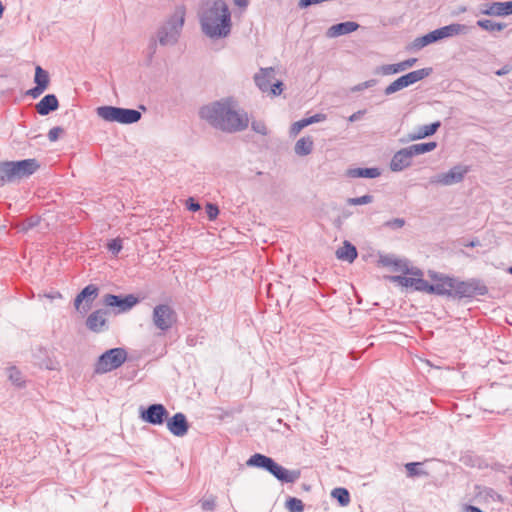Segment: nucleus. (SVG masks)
Instances as JSON below:
<instances>
[{
  "label": "nucleus",
  "instance_id": "obj_62",
  "mask_svg": "<svg viewBox=\"0 0 512 512\" xmlns=\"http://www.w3.org/2000/svg\"><path fill=\"white\" fill-rule=\"evenodd\" d=\"M508 271L512 275V266L508 269Z\"/></svg>",
  "mask_w": 512,
  "mask_h": 512
},
{
  "label": "nucleus",
  "instance_id": "obj_52",
  "mask_svg": "<svg viewBox=\"0 0 512 512\" xmlns=\"http://www.w3.org/2000/svg\"><path fill=\"white\" fill-rule=\"evenodd\" d=\"M186 207H187L188 210H190L192 212H196V211L201 209L200 204L197 201H195V199L192 198V197L187 199Z\"/></svg>",
  "mask_w": 512,
  "mask_h": 512
},
{
  "label": "nucleus",
  "instance_id": "obj_58",
  "mask_svg": "<svg viewBox=\"0 0 512 512\" xmlns=\"http://www.w3.org/2000/svg\"><path fill=\"white\" fill-rule=\"evenodd\" d=\"M234 4L239 8H246L249 4V0H233Z\"/></svg>",
  "mask_w": 512,
  "mask_h": 512
},
{
  "label": "nucleus",
  "instance_id": "obj_32",
  "mask_svg": "<svg viewBox=\"0 0 512 512\" xmlns=\"http://www.w3.org/2000/svg\"><path fill=\"white\" fill-rule=\"evenodd\" d=\"M331 496L335 498L341 506H347L350 503V493L346 488L337 487L331 492Z\"/></svg>",
  "mask_w": 512,
  "mask_h": 512
},
{
  "label": "nucleus",
  "instance_id": "obj_28",
  "mask_svg": "<svg viewBox=\"0 0 512 512\" xmlns=\"http://www.w3.org/2000/svg\"><path fill=\"white\" fill-rule=\"evenodd\" d=\"M440 126H441L440 121L433 122L429 125L420 126V127H418L417 132L411 136V139L417 140V139H423L425 137L431 136L434 133H436V131L438 130V128Z\"/></svg>",
  "mask_w": 512,
  "mask_h": 512
},
{
  "label": "nucleus",
  "instance_id": "obj_20",
  "mask_svg": "<svg viewBox=\"0 0 512 512\" xmlns=\"http://www.w3.org/2000/svg\"><path fill=\"white\" fill-rule=\"evenodd\" d=\"M416 62V58H409L399 63L381 65L376 68L375 73L381 75H393L413 67Z\"/></svg>",
  "mask_w": 512,
  "mask_h": 512
},
{
  "label": "nucleus",
  "instance_id": "obj_43",
  "mask_svg": "<svg viewBox=\"0 0 512 512\" xmlns=\"http://www.w3.org/2000/svg\"><path fill=\"white\" fill-rule=\"evenodd\" d=\"M107 247L112 254L117 255L122 250V241L119 238L113 239L108 243Z\"/></svg>",
  "mask_w": 512,
  "mask_h": 512
},
{
  "label": "nucleus",
  "instance_id": "obj_5",
  "mask_svg": "<svg viewBox=\"0 0 512 512\" xmlns=\"http://www.w3.org/2000/svg\"><path fill=\"white\" fill-rule=\"evenodd\" d=\"M38 168L36 159L2 162L0 163V180L3 183L13 182L32 175Z\"/></svg>",
  "mask_w": 512,
  "mask_h": 512
},
{
  "label": "nucleus",
  "instance_id": "obj_61",
  "mask_svg": "<svg viewBox=\"0 0 512 512\" xmlns=\"http://www.w3.org/2000/svg\"><path fill=\"white\" fill-rule=\"evenodd\" d=\"M466 11H467L466 6H460V7L458 8V12H457V13H458V14H460V13H464V12H466Z\"/></svg>",
  "mask_w": 512,
  "mask_h": 512
},
{
  "label": "nucleus",
  "instance_id": "obj_54",
  "mask_svg": "<svg viewBox=\"0 0 512 512\" xmlns=\"http://www.w3.org/2000/svg\"><path fill=\"white\" fill-rule=\"evenodd\" d=\"M405 224L404 219L402 218H395L392 221L387 222V225L393 228H401Z\"/></svg>",
  "mask_w": 512,
  "mask_h": 512
},
{
  "label": "nucleus",
  "instance_id": "obj_7",
  "mask_svg": "<svg viewBox=\"0 0 512 512\" xmlns=\"http://www.w3.org/2000/svg\"><path fill=\"white\" fill-rule=\"evenodd\" d=\"M127 351L122 347L112 348L102 353L95 365V374H105L121 367L127 360Z\"/></svg>",
  "mask_w": 512,
  "mask_h": 512
},
{
  "label": "nucleus",
  "instance_id": "obj_39",
  "mask_svg": "<svg viewBox=\"0 0 512 512\" xmlns=\"http://www.w3.org/2000/svg\"><path fill=\"white\" fill-rule=\"evenodd\" d=\"M373 202V196L366 194L360 197L348 198L347 204L351 206L365 205Z\"/></svg>",
  "mask_w": 512,
  "mask_h": 512
},
{
  "label": "nucleus",
  "instance_id": "obj_60",
  "mask_svg": "<svg viewBox=\"0 0 512 512\" xmlns=\"http://www.w3.org/2000/svg\"><path fill=\"white\" fill-rule=\"evenodd\" d=\"M37 220H33V219H29L25 224H24V228L23 229H29V228H32L33 226H35L37 224Z\"/></svg>",
  "mask_w": 512,
  "mask_h": 512
},
{
  "label": "nucleus",
  "instance_id": "obj_13",
  "mask_svg": "<svg viewBox=\"0 0 512 512\" xmlns=\"http://www.w3.org/2000/svg\"><path fill=\"white\" fill-rule=\"evenodd\" d=\"M139 299L135 297L133 294H128L125 297L114 295V294H106L103 297V303L112 308H117L116 313H124L132 309L137 303Z\"/></svg>",
  "mask_w": 512,
  "mask_h": 512
},
{
  "label": "nucleus",
  "instance_id": "obj_42",
  "mask_svg": "<svg viewBox=\"0 0 512 512\" xmlns=\"http://www.w3.org/2000/svg\"><path fill=\"white\" fill-rule=\"evenodd\" d=\"M200 503L203 511H213L216 507V500L213 496L201 500Z\"/></svg>",
  "mask_w": 512,
  "mask_h": 512
},
{
  "label": "nucleus",
  "instance_id": "obj_1",
  "mask_svg": "<svg viewBox=\"0 0 512 512\" xmlns=\"http://www.w3.org/2000/svg\"><path fill=\"white\" fill-rule=\"evenodd\" d=\"M199 116L214 128L227 133L243 131L249 125L248 114L238 109V104L232 97L222 98L201 107Z\"/></svg>",
  "mask_w": 512,
  "mask_h": 512
},
{
  "label": "nucleus",
  "instance_id": "obj_3",
  "mask_svg": "<svg viewBox=\"0 0 512 512\" xmlns=\"http://www.w3.org/2000/svg\"><path fill=\"white\" fill-rule=\"evenodd\" d=\"M185 15V7L177 6L173 14L159 26L155 38H152L149 43L150 58L156 53L157 43L161 46H173L178 42L184 26Z\"/></svg>",
  "mask_w": 512,
  "mask_h": 512
},
{
  "label": "nucleus",
  "instance_id": "obj_9",
  "mask_svg": "<svg viewBox=\"0 0 512 512\" xmlns=\"http://www.w3.org/2000/svg\"><path fill=\"white\" fill-rule=\"evenodd\" d=\"M274 78L275 70L272 67L261 68L259 73L255 74L254 81L262 92H269L272 96H278L283 91V83L279 80L272 82Z\"/></svg>",
  "mask_w": 512,
  "mask_h": 512
},
{
  "label": "nucleus",
  "instance_id": "obj_46",
  "mask_svg": "<svg viewBox=\"0 0 512 512\" xmlns=\"http://www.w3.org/2000/svg\"><path fill=\"white\" fill-rule=\"evenodd\" d=\"M483 494L486 498H490L493 501L503 502V497L492 488H485Z\"/></svg>",
  "mask_w": 512,
  "mask_h": 512
},
{
  "label": "nucleus",
  "instance_id": "obj_33",
  "mask_svg": "<svg viewBox=\"0 0 512 512\" xmlns=\"http://www.w3.org/2000/svg\"><path fill=\"white\" fill-rule=\"evenodd\" d=\"M8 378L9 380L19 388H22L25 386V379L19 369H17L15 366H11L7 369Z\"/></svg>",
  "mask_w": 512,
  "mask_h": 512
},
{
  "label": "nucleus",
  "instance_id": "obj_34",
  "mask_svg": "<svg viewBox=\"0 0 512 512\" xmlns=\"http://www.w3.org/2000/svg\"><path fill=\"white\" fill-rule=\"evenodd\" d=\"M34 82L36 83V85H42L44 88H47L49 84L48 72L40 66H37L35 69Z\"/></svg>",
  "mask_w": 512,
  "mask_h": 512
},
{
  "label": "nucleus",
  "instance_id": "obj_18",
  "mask_svg": "<svg viewBox=\"0 0 512 512\" xmlns=\"http://www.w3.org/2000/svg\"><path fill=\"white\" fill-rule=\"evenodd\" d=\"M166 423L167 429L174 436L183 437L188 432L189 423L186 416L181 412L174 414L171 418H167Z\"/></svg>",
  "mask_w": 512,
  "mask_h": 512
},
{
  "label": "nucleus",
  "instance_id": "obj_37",
  "mask_svg": "<svg viewBox=\"0 0 512 512\" xmlns=\"http://www.w3.org/2000/svg\"><path fill=\"white\" fill-rule=\"evenodd\" d=\"M286 507L290 512H303L304 511V504L303 502L295 497H290L286 501Z\"/></svg>",
  "mask_w": 512,
  "mask_h": 512
},
{
  "label": "nucleus",
  "instance_id": "obj_31",
  "mask_svg": "<svg viewBox=\"0 0 512 512\" xmlns=\"http://www.w3.org/2000/svg\"><path fill=\"white\" fill-rule=\"evenodd\" d=\"M437 146L436 142L418 143L408 146L414 156L421 155L434 150Z\"/></svg>",
  "mask_w": 512,
  "mask_h": 512
},
{
  "label": "nucleus",
  "instance_id": "obj_4",
  "mask_svg": "<svg viewBox=\"0 0 512 512\" xmlns=\"http://www.w3.org/2000/svg\"><path fill=\"white\" fill-rule=\"evenodd\" d=\"M248 466L264 469L282 483H294L300 478L299 470H288L273 458L255 453L246 462Z\"/></svg>",
  "mask_w": 512,
  "mask_h": 512
},
{
  "label": "nucleus",
  "instance_id": "obj_12",
  "mask_svg": "<svg viewBox=\"0 0 512 512\" xmlns=\"http://www.w3.org/2000/svg\"><path fill=\"white\" fill-rule=\"evenodd\" d=\"M469 172V167L464 165H455L449 171L439 173L429 179L430 185L451 186L463 181L465 175Z\"/></svg>",
  "mask_w": 512,
  "mask_h": 512
},
{
  "label": "nucleus",
  "instance_id": "obj_48",
  "mask_svg": "<svg viewBox=\"0 0 512 512\" xmlns=\"http://www.w3.org/2000/svg\"><path fill=\"white\" fill-rule=\"evenodd\" d=\"M375 84H376V80H374V79L367 80L365 82L359 83L358 85L354 86L352 88V91L353 92L362 91L364 89L373 87Z\"/></svg>",
  "mask_w": 512,
  "mask_h": 512
},
{
  "label": "nucleus",
  "instance_id": "obj_35",
  "mask_svg": "<svg viewBox=\"0 0 512 512\" xmlns=\"http://www.w3.org/2000/svg\"><path fill=\"white\" fill-rule=\"evenodd\" d=\"M406 84L404 82V79L401 77L397 78L395 81H393L391 84H389L385 90H384V94L389 96V95H392L404 88H406Z\"/></svg>",
  "mask_w": 512,
  "mask_h": 512
},
{
  "label": "nucleus",
  "instance_id": "obj_17",
  "mask_svg": "<svg viewBox=\"0 0 512 512\" xmlns=\"http://www.w3.org/2000/svg\"><path fill=\"white\" fill-rule=\"evenodd\" d=\"M413 155L409 147L398 150L390 161V170L393 172H401L412 165Z\"/></svg>",
  "mask_w": 512,
  "mask_h": 512
},
{
  "label": "nucleus",
  "instance_id": "obj_30",
  "mask_svg": "<svg viewBox=\"0 0 512 512\" xmlns=\"http://www.w3.org/2000/svg\"><path fill=\"white\" fill-rule=\"evenodd\" d=\"M476 25L479 28H481L487 32H490V33L495 32V31H502L507 26L505 23L495 22L490 19H479V20H477Z\"/></svg>",
  "mask_w": 512,
  "mask_h": 512
},
{
  "label": "nucleus",
  "instance_id": "obj_2",
  "mask_svg": "<svg viewBox=\"0 0 512 512\" xmlns=\"http://www.w3.org/2000/svg\"><path fill=\"white\" fill-rule=\"evenodd\" d=\"M202 31L210 38L226 37L231 30V15L223 0L204 3L200 13Z\"/></svg>",
  "mask_w": 512,
  "mask_h": 512
},
{
  "label": "nucleus",
  "instance_id": "obj_19",
  "mask_svg": "<svg viewBox=\"0 0 512 512\" xmlns=\"http://www.w3.org/2000/svg\"><path fill=\"white\" fill-rule=\"evenodd\" d=\"M392 282H396L403 287H411L415 291L428 292L429 282L423 278L407 277L402 275L390 276Z\"/></svg>",
  "mask_w": 512,
  "mask_h": 512
},
{
  "label": "nucleus",
  "instance_id": "obj_25",
  "mask_svg": "<svg viewBox=\"0 0 512 512\" xmlns=\"http://www.w3.org/2000/svg\"><path fill=\"white\" fill-rule=\"evenodd\" d=\"M381 175V171L377 167L371 168H351L347 170V176L351 178H377Z\"/></svg>",
  "mask_w": 512,
  "mask_h": 512
},
{
  "label": "nucleus",
  "instance_id": "obj_64",
  "mask_svg": "<svg viewBox=\"0 0 512 512\" xmlns=\"http://www.w3.org/2000/svg\"><path fill=\"white\" fill-rule=\"evenodd\" d=\"M469 246L474 247V246H475V243H474V242H471V243L469 244Z\"/></svg>",
  "mask_w": 512,
  "mask_h": 512
},
{
  "label": "nucleus",
  "instance_id": "obj_51",
  "mask_svg": "<svg viewBox=\"0 0 512 512\" xmlns=\"http://www.w3.org/2000/svg\"><path fill=\"white\" fill-rule=\"evenodd\" d=\"M402 271H403L405 274H411V275H413V277H415V278H422V276H423V272H422L419 268H412V269H409V268H408V266H407L406 264H403Z\"/></svg>",
  "mask_w": 512,
  "mask_h": 512
},
{
  "label": "nucleus",
  "instance_id": "obj_14",
  "mask_svg": "<svg viewBox=\"0 0 512 512\" xmlns=\"http://www.w3.org/2000/svg\"><path fill=\"white\" fill-rule=\"evenodd\" d=\"M512 14V0L505 2H487L482 3L479 6V10L475 13V16L478 15H487V16H508Z\"/></svg>",
  "mask_w": 512,
  "mask_h": 512
},
{
  "label": "nucleus",
  "instance_id": "obj_29",
  "mask_svg": "<svg viewBox=\"0 0 512 512\" xmlns=\"http://www.w3.org/2000/svg\"><path fill=\"white\" fill-rule=\"evenodd\" d=\"M313 150V140L311 137L300 138L294 147V151L298 156H307Z\"/></svg>",
  "mask_w": 512,
  "mask_h": 512
},
{
  "label": "nucleus",
  "instance_id": "obj_53",
  "mask_svg": "<svg viewBox=\"0 0 512 512\" xmlns=\"http://www.w3.org/2000/svg\"><path fill=\"white\" fill-rule=\"evenodd\" d=\"M423 36L421 37H417L416 39H414V41L412 42V48L415 49V50H420L422 48H424L425 46H427L426 42H423Z\"/></svg>",
  "mask_w": 512,
  "mask_h": 512
},
{
  "label": "nucleus",
  "instance_id": "obj_41",
  "mask_svg": "<svg viewBox=\"0 0 512 512\" xmlns=\"http://www.w3.org/2000/svg\"><path fill=\"white\" fill-rule=\"evenodd\" d=\"M251 128L254 132L263 136L268 134V129L263 121H252Z\"/></svg>",
  "mask_w": 512,
  "mask_h": 512
},
{
  "label": "nucleus",
  "instance_id": "obj_15",
  "mask_svg": "<svg viewBox=\"0 0 512 512\" xmlns=\"http://www.w3.org/2000/svg\"><path fill=\"white\" fill-rule=\"evenodd\" d=\"M168 411L163 404H151L142 410L140 417L152 425H162L168 418Z\"/></svg>",
  "mask_w": 512,
  "mask_h": 512
},
{
  "label": "nucleus",
  "instance_id": "obj_47",
  "mask_svg": "<svg viewBox=\"0 0 512 512\" xmlns=\"http://www.w3.org/2000/svg\"><path fill=\"white\" fill-rule=\"evenodd\" d=\"M304 119H305V122H306L307 126H309V125L314 124V123L325 121L326 120V115L322 114V113H317V114H315L313 116H310V117H307V118H304Z\"/></svg>",
  "mask_w": 512,
  "mask_h": 512
},
{
  "label": "nucleus",
  "instance_id": "obj_8",
  "mask_svg": "<svg viewBox=\"0 0 512 512\" xmlns=\"http://www.w3.org/2000/svg\"><path fill=\"white\" fill-rule=\"evenodd\" d=\"M488 293L487 286L478 279L460 281L455 278L453 298H472Z\"/></svg>",
  "mask_w": 512,
  "mask_h": 512
},
{
  "label": "nucleus",
  "instance_id": "obj_11",
  "mask_svg": "<svg viewBox=\"0 0 512 512\" xmlns=\"http://www.w3.org/2000/svg\"><path fill=\"white\" fill-rule=\"evenodd\" d=\"M429 277L433 283L428 285V294L453 298L455 278L433 271L429 272Z\"/></svg>",
  "mask_w": 512,
  "mask_h": 512
},
{
  "label": "nucleus",
  "instance_id": "obj_6",
  "mask_svg": "<svg viewBox=\"0 0 512 512\" xmlns=\"http://www.w3.org/2000/svg\"><path fill=\"white\" fill-rule=\"evenodd\" d=\"M97 115L107 122H116L120 124H134L141 118L142 114L136 109L100 106L96 109Z\"/></svg>",
  "mask_w": 512,
  "mask_h": 512
},
{
  "label": "nucleus",
  "instance_id": "obj_24",
  "mask_svg": "<svg viewBox=\"0 0 512 512\" xmlns=\"http://www.w3.org/2000/svg\"><path fill=\"white\" fill-rule=\"evenodd\" d=\"M442 38L455 37L458 35L467 34L470 31V27L465 24L451 23L449 25L440 28Z\"/></svg>",
  "mask_w": 512,
  "mask_h": 512
},
{
  "label": "nucleus",
  "instance_id": "obj_26",
  "mask_svg": "<svg viewBox=\"0 0 512 512\" xmlns=\"http://www.w3.org/2000/svg\"><path fill=\"white\" fill-rule=\"evenodd\" d=\"M357 255L356 247L348 241H345L343 246L336 251V257L339 260H345L350 263L357 258Z\"/></svg>",
  "mask_w": 512,
  "mask_h": 512
},
{
  "label": "nucleus",
  "instance_id": "obj_59",
  "mask_svg": "<svg viewBox=\"0 0 512 512\" xmlns=\"http://www.w3.org/2000/svg\"><path fill=\"white\" fill-rule=\"evenodd\" d=\"M464 512H484L480 508L473 505H466L464 507Z\"/></svg>",
  "mask_w": 512,
  "mask_h": 512
},
{
  "label": "nucleus",
  "instance_id": "obj_49",
  "mask_svg": "<svg viewBox=\"0 0 512 512\" xmlns=\"http://www.w3.org/2000/svg\"><path fill=\"white\" fill-rule=\"evenodd\" d=\"M63 133V129L61 127H53L48 132V139L51 142L58 140L59 136Z\"/></svg>",
  "mask_w": 512,
  "mask_h": 512
},
{
  "label": "nucleus",
  "instance_id": "obj_44",
  "mask_svg": "<svg viewBox=\"0 0 512 512\" xmlns=\"http://www.w3.org/2000/svg\"><path fill=\"white\" fill-rule=\"evenodd\" d=\"M206 214L209 220H214L219 214L218 206L212 203H208L205 207Z\"/></svg>",
  "mask_w": 512,
  "mask_h": 512
},
{
  "label": "nucleus",
  "instance_id": "obj_56",
  "mask_svg": "<svg viewBox=\"0 0 512 512\" xmlns=\"http://www.w3.org/2000/svg\"><path fill=\"white\" fill-rule=\"evenodd\" d=\"M511 70H512V67L510 65H504L501 69L497 70L495 72V74L498 76H503V75L510 73Z\"/></svg>",
  "mask_w": 512,
  "mask_h": 512
},
{
  "label": "nucleus",
  "instance_id": "obj_16",
  "mask_svg": "<svg viewBox=\"0 0 512 512\" xmlns=\"http://www.w3.org/2000/svg\"><path fill=\"white\" fill-rule=\"evenodd\" d=\"M98 287L93 285V284H89L87 285L84 289H82V291L76 296L75 300H74V306L75 308L78 310V311H81V304L84 302L83 306H82V311L83 312H87L90 308H91V305H92V302L93 300L97 297L98 295Z\"/></svg>",
  "mask_w": 512,
  "mask_h": 512
},
{
  "label": "nucleus",
  "instance_id": "obj_45",
  "mask_svg": "<svg viewBox=\"0 0 512 512\" xmlns=\"http://www.w3.org/2000/svg\"><path fill=\"white\" fill-rule=\"evenodd\" d=\"M305 127H307V124L304 118L299 121H296L291 125L290 134L296 136Z\"/></svg>",
  "mask_w": 512,
  "mask_h": 512
},
{
  "label": "nucleus",
  "instance_id": "obj_10",
  "mask_svg": "<svg viewBox=\"0 0 512 512\" xmlns=\"http://www.w3.org/2000/svg\"><path fill=\"white\" fill-rule=\"evenodd\" d=\"M177 319L176 311L168 304H158L153 309V324L163 332L170 330L176 324Z\"/></svg>",
  "mask_w": 512,
  "mask_h": 512
},
{
  "label": "nucleus",
  "instance_id": "obj_21",
  "mask_svg": "<svg viewBox=\"0 0 512 512\" xmlns=\"http://www.w3.org/2000/svg\"><path fill=\"white\" fill-rule=\"evenodd\" d=\"M106 315L107 312L103 309H98L92 312L86 320V326L89 330L99 333L105 330L106 328Z\"/></svg>",
  "mask_w": 512,
  "mask_h": 512
},
{
  "label": "nucleus",
  "instance_id": "obj_22",
  "mask_svg": "<svg viewBox=\"0 0 512 512\" xmlns=\"http://www.w3.org/2000/svg\"><path fill=\"white\" fill-rule=\"evenodd\" d=\"M359 24L354 21L341 22L328 28L326 36L328 38H336L356 31Z\"/></svg>",
  "mask_w": 512,
  "mask_h": 512
},
{
  "label": "nucleus",
  "instance_id": "obj_50",
  "mask_svg": "<svg viewBox=\"0 0 512 512\" xmlns=\"http://www.w3.org/2000/svg\"><path fill=\"white\" fill-rule=\"evenodd\" d=\"M45 90L46 88H44L42 85H36L35 87L29 89L26 94L35 99L38 98Z\"/></svg>",
  "mask_w": 512,
  "mask_h": 512
},
{
  "label": "nucleus",
  "instance_id": "obj_63",
  "mask_svg": "<svg viewBox=\"0 0 512 512\" xmlns=\"http://www.w3.org/2000/svg\"><path fill=\"white\" fill-rule=\"evenodd\" d=\"M509 483H510V485H512V476L509 477Z\"/></svg>",
  "mask_w": 512,
  "mask_h": 512
},
{
  "label": "nucleus",
  "instance_id": "obj_40",
  "mask_svg": "<svg viewBox=\"0 0 512 512\" xmlns=\"http://www.w3.org/2000/svg\"><path fill=\"white\" fill-rule=\"evenodd\" d=\"M423 42H426L427 45L432 44L434 42H437L439 40H442V34L440 31V28L435 29L425 35H423Z\"/></svg>",
  "mask_w": 512,
  "mask_h": 512
},
{
  "label": "nucleus",
  "instance_id": "obj_36",
  "mask_svg": "<svg viewBox=\"0 0 512 512\" xmlns=\"http://www.w3.org/2000/svg\"><path fill=\"white\" fill-rule=\"evenodd\" d=\"M380 263L383 266H393V267H395V269H399V270H402V268H403L402 261L395 258L392 255L381 256Z\"/></svg>",
  "mask_w": 512,
  "mask_h": 512
},
{
  "label": "nucleus",
  "instance_id": "obj_27",
  "mask_svg": "<svg viewBox=\"0 0 512 512\" xmlns=\"http://www.w3.org/2000/svg\"><path fill=\"white\" fill-rule=\"evenodd\" d=\"M432 73V68H422L418 70H414L405 75H402L406 86H410L418 81L423 80L428 77Z\"/></svg>",
  "mask_w": 512,
  "mask_h": 512
},
{
  "label": "nucleus",
  "instance_id": "obj_57",
  "mask_svg": "<svg viewBox=\"0 0 512 512\" xmlns=\"http://www.w3.org/2000/svg\"><path fill=\"white\" fill-rule=\"evenodd\" d=\"M365 113V111H362V110H359L355 113H353L350 117H349V121L350 122H355L357 120L360 119V117Z\"/></svg>",
  "mask_w": 512,
  "mask_h": 512
},
{
  "label": "nucleus",
  "instance_id": "obj_55",
  "mask_svg": "<svg viewBox=\"0 0 512 512\" xmlns=\"http://www.w3.org/2000/svg\"><path fill=\"white\" fill-rule=\"evenodd\" d=\"M40 367H44L48 370H55L56 366L53 360L47 359L46 361L39 363Z\"/></svg>",
  "mask_w": 512,
  "mask_h": 512
},
{
  "label": "nucleus",
  "instance_id": "obj_38",
  "mask_svg": "<svg viewBox=\"0 0 512 512\" xmlns=\"http://www.w3.org/2000/svg\"><path fill=\"white\" fill-rule=\"evenodd\" d=\"M420 465H421V463H419V462H410V463L405 464L407 476L410 478H413V477L424 474V472L422 470H420V468H419Z\"/></svg>",
  "mask_w": 512,
  "mask_h": 512
},
{
  "label": "nucleus",
  "instance_id": "obj_23",
  "mask_svg": "<svg viewBox=\"0 0 512 512\" xmlns=\"http://www.w3.org/2000/svg\"><path fill=\"white\" fill-rule=\"evenodd\" d=\"M58 107L59 102L57 97L54 94H47L36 104V111L38 114L46 116L57 110Z\"/></svg>",
  "mask_w": 512,
  "mask_h": 512
}]
</instances>
